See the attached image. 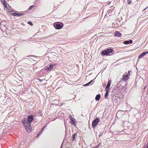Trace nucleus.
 Returning <instances> with one entry per match:
<instances>
[{
	"label": "nucleus",
	"mask_w": 148,
	"mask_h": 148,
	"mask_svg": "<svg viewBox=\"0 0 148 148\" xmlns=\"http://www.w3.org/2000/svg\"><path fill=\"white\" fill-rule=\"evenodd\" d=\"M128 73H129V74L128 75H129V76L130 75V71H128Z\"/></svg>",
	"instance_id": "obj_28"
},
{
	"label": "nucleus",
	"mask_w": 148,
	"mask_h": 148,
	"mask_svg": "<svg viewBox=\"0 0 148 148\" xmlns=\"http://www.w3.org/2000/svg\"><path fill=\"white\" fill-rule=\"evenodd\" d=\"M53 64H51L48 67L45 69V70L47 71L50 70L53 68Z\"/></svg>",
	"instance_id": "obj_10"
},
{
	"label": "nucleus",
	"mask_w": 148,
	"mask_h": 148,
	"mask_svg": "<svg viewBox=\"0 0 148 148\" xmlns=\"http://www.w3.org/2000/svg\"><path fill=\"white\" fill-rule=\"evenodd\" d=\"M113 51V50L112 49H108L106 51L104 50L103 51L101 52V53L104 55H108L110 53H112Z\"/></svg>",
	"instance_id": "obj_3"
},
{
	"label": "nucleus",
	"mask_w": 148,
	"mask_h": 148,
	"mask_svg": "<svg viewBox=\"0 0 148 148\" xmlns=\"http://www.w3.org/2000/svg\"><path fill=\"white\" fill-rule=\"evenodd\" d=\"M11 13H12V15H14V14H15L16 13H15V12L13 11H11L10 12Z\"/></svg>",
	"instance_id": "obj_21"
},
{
	"label": "nucleus",
	"mask_w": 148,
	"mask_h": 148,
	"mask_svg": "<svg viewBox=\"0 0 148 148\" xmlns=\"http://www.w3.org/2000/svg\"><path fill=\"white\" fill-rule=\"evenodd\" d=\"M101 97V95L100 94H98L96 96L95 99L96 101H98L100 99Z\"/></svg>",
	"instance_id": "obj_13"
},
{
	"label": "nucleus",
	"mask_w": 148,
	"mask_h": 148,
	"mask_svg": "<svg viewBox=\"0 0 148 148\" xmlns=\"http://www.w3.org/2000/svg\"><path fill=\"white\" fill-rule=\"evenodd\" d=\"M36 80H39V81H40V82H42V81H43V80L42 79H36Z\"/></svg>",
	"instance_id": "obj_24"
},
{
	"label": "nucleus",
	"mask_w": 148,
	"mask_h": 148,
	"mask_svg": "<svg viewBox=\"0 0 148 148\" xmlns=\"http://www.w3.org/2000/svg\"><path fill=\"white\" fill-rule=\"evenodd\" d=\"M99 121V118H97L95 119L92 123V126L93 128H94L98 124Z\"/></svg>",
	"instance_id": "obj_4"
},
{
	"label": "nucleus",
	"mask_w": 148,
	"mask_h": 148,
	"mask_svg": "<svg viewBox=\"0 0 148 148\" xmlns=\"http://www.w3.org/2000/svg\"><path fill=\"white\" fill-rule=\"evenodd\" d=\"M144 148H148V145H146L145 147Z\"/></svg>",
	"instance_id": "obj_25"
},
{
	"label": "nucleus",
	"mask_w": 148,
	"mask_h": 148,
	"mask_svg": "<svg viewBox=\"0 0 148 148\" xmlns=\"http://www.w3.org/2000/svg\"><path fill=\"white\" fill-rule=\"evenodd\" d=\"M45 127H44L42 129V131L43 130V129Z\"/></svg>",
	"instance_id": "obj_29"
},
{
	"label": "nucleus",
	"mask_w": 148,
	"mask_h": 148,
	"mask_svg": "<svg viewBox=\"0 0 148 148\" xmlns=\"http://www.w3.org/2000/svg\"><path fill=\"white\" fill-rule=\"evenodd\" d=\"M70 123L74 125L76 124L75 121V119L72 116H71L70 117Z\"/></svg>",
	"instance_id": "obj_7"
},
{
	"label": "nucleus",
	"mask_w": 148,
	"mask_h": 148,
	"mask_svg": "<svg viewBox=\"0 0 148 148\" xmlns=\"http://www.w3.org/2000/svg\"><path fill=\"white\" fill-rule=\"evenodd\" d=\"M76 136H77L76 133H75L73 134V140H75V139H76Z\"/></svg>",
	"instance_id": "obj_17"
},
{
	"label": "nucleus",
	"mask_w": 148,
	"mask_h": 148,
	"mask_svg": "<svg viewBox=\"0 0 148 148\" xmlns=\"http://www.w3.org/2000/svg\"><path fill=\"white\" fill-rule=\"evenodd\" d=\"M129 79V75L127 73H125L123 75V81H126Z\"/></svg>",
	"instance_id": "obj_6"
},
{
	"label": "nucleus",
	"mask_w": 148,
	"mask_h": 148,
	"mask_svg": "<svg viewBox=\"0 0 148 148\" xmlns=\"http://www.w3.org/2000/svg\"><path fill=\"white\" fill-rule=\"evenodd\" d=\"M114 36L117 37H120L121 36V34L119 32L116 31L114 32Z\"/></svg>",
	"instance_id": "obj_8"
},
{
	"label": "nucleus",
	"mask_w": 148,
	"mask_h": 148,
	"mask_svg": "<svg viewBox=\"0 0 148 148\" xmlns=\"http://www.w3.org/2000/svg\"><path fill=\"white\" fill-rule=\"evenodd\" d=\"M34 6V5H32L29 7V10H31L33 8V7Z\"/></svg>",
	"instance_id": "obj_23"
},
{
	"label": "nucleus",
	"mask_w": 148,
	"mask_h": 148,
	"mask_svg": "<svg viewBox=\"0 0 148 148\" xmlns=\"http://www.w3.org/2000/svg\"><path fill=\"white\" fill-rule=\"evenodd\" d=\"M26 126H24L25 127L26 131L28 132H30L32 129V127L30 123H29V124H26Z\"/></svg>",
	"instance_id": "obj_5"
},
{
	"label": "nucleus",
	"mask_w": 148,
	"mask_h": 148,
	"mask_svg": "<svg viewBox=\"0 0 148 148\" xmlns=\"http://www.w3.org/2000/svg\"><path fill=\"white\" fill-rule=\"evenodd\" d=\"M132 40H130L129 41H125L124 42V43L126 45L129 44H132Z\"/></svg>",
	"instance_id": "obj_12"
},
{
	"label": "nucleus",
	"mask_w": 148,
	"mask_h": 148,
	"mask_svg": "<svg viewBox=\"0 0 148 148\" xmlns=\"http://www.w3.org/2000/svg\"><path fill=\"white\" fill-rule=\"evenodd\" d=\"M99 145H98V146H97L95 147V148H98L99 147Z\"/></svg>",
	"instance_id": "obj_27"
},
{
	"label": "nucleus",
	"mask_w": 148,
	"mask_h": 148,
	"mask_svg": "<svg viewBox=\"0 0 148 148\" xmlns=\"http://www.w3.org/2000/svg\"><path fill=\"white\" fill-rule=\"evenodd\" d=\"M54 26L56 29H60L63 27V24L62 23H55L54 24Z\"/></svg>",
	"instance_id": "obj_2"
},
{
	"label": "nucleus",
	"mask_w": 148,
	"mask_h": 148,
	"mask_svg": "<svg viewBox=\"0 0 148 148\" xmlns=\"http://www.w3.org/2000/svg\"><path fill=\"white\" fill-rule=\"evenodd\" d=\"M93 80H91L90 82H89V83L86 84H85L84 85V86H88V85H89V84H90L92 81H93Z\"/></svg>",
	"instance_id": "obj_19"
},
{
	"label": "nucleus",
	"mask_w": 148,
	"mask_h": 148,
	"mask_svg": "<svg viewBox=\"0 0 148 148\" xmlns=\"http://www.w3.org/2000/svg\"><path fill=\"white\" fill-rule=\"evenodd\" d=\"M144 52H145V55L146 54L148 53V51H144Z\"/></svg>",
	"instance_id": "obj_26"
},
{
	"label": "nucleus",
	"mask_w": 148,
	"mask_h": 148,
	"mask_svg": "<svg viewBox=\"0 0 148 148\" xmlns=\"http://www.w3.org/2000/svg\"><path fill=\"white\" fill-rule=\"evenodd\" d=\"M111 83V80H110L108 81V84H107V85L106 87V88H105L106 90H108L109 88H110V86Z\"/></svg>",
	"instance_id": "obj_9"
},
{
	"label": "nucleus",
	"mask_w": 148,
	"mask_h": 148,
	"mask_svg": "<svg viewBox=\"0 0 148 148\" xmlns=\"http://www.w3.org/2000/svg\"><path fill=\"white\" fill-rule=\"evenodd\" d=\"M14 16H21L23 15V14L21 13H16L14 14Z\"/></svg>",
	"instance_id": "obj_15"
},
{
	"label": "nucleus",
	"mask_w": 148,
	"mask_h": 148,
	"mask_svg": "<svg viewBox=\"0 0 148 148\" xmlns=\"http://www.w3.org/2000/svg\"><path fill=\"white\" fill-rule=\"evenodd\" d=\"M0 26L1 27H2V30H3V29H5V25H4V24H1L0 25Z\"/></svg>",
	"instance_id": "obj_16"
},
{
	"label": "nucleus",
	"mask_w": 148,
	"mask_h": 148,
	"mask_svg": "<svg viewBox=\"0 0 148 148\" xmlns=\"http://www.w3.org/2000/svg\"><path fill=\"white\" fill-rule=\"evenodd\" d=\"M28 23L29 24L31 25H33V23L31 21H29L28 22Z\"/></svg>",
	"instance_id": "obj_20"
},
{
	"label": "nucleus",
	"mask_w": 148,
	"mask_h": 148,
	"mask_svg": "<svg viewBox=\"0 0 148 148\" xmlns=\"http://www.w3.org/2000/svg\"><path fill=\"white\" fill-rule=\"evenodd\" d=\"M106 92L105 93V98L106 99L107 98V96H108V90H106Z\"/></svg>",
	"instance_id": "obj_18"
},
{
	"label": "nucleus",
	"mask_w": 148,
	"mask_h": 148,
	"mask_svg": "<svg viewBox=\"0 0 148 148\" xmlns=\"http://www.w3.org/2000/svg\"><path fill=\"white\" fill-rule=\"evenodd\" d=\"M145 55V52H144L142 53H141L138 56V58H142Z\"/></svg>",
	"instance_id": "obj_14"
},
{
	"label": "nucleus",
	"mask_w": 148,
	"mask_h": 148,
	"mask_svg": "<svg viewBox=\"0 0 148 148\" xmlns=\"http://www.w3.org/2000/svg\"><path fill=\"white\" fill-rule=\"evenodd\" d=\"M132 2L131 1H130V0H128L127 1V3L128 4H130Z\"/></svg>",
	"instance_id": "obj_22"
},
{
	"label": "nucleus",
	"mask_w": 148,
	"mask_h": 148,
	"mask_svg": "<svg viewBox=\"0 0 148 148\" xmlns=\"http://www.w3.org/2000/svg\"><path fill=\"white\" fill-rule=\"evenodd\" d=\"M147 8H146L145 9H144V10H145V9H147Z\"/></svg>",
	"instance_id": "obj_30"
},
{
	"label": "nucleus",
	"mask_w": 148,
	"mask_h": 148,
	"mask_svg": "<svg viewBox=\"0 0 148 148\" xmlns=\"http://www.w3.org/2000/svg\"><path fill=\"white\" fill-rule=\"evenodd\" d=\"M28 119L25 118L22 120V123L24 126H26V124H28L31 123L33 119V116L32 115L28 116Z\"/></svg>",
	"instance_id": "obj_1"
},
{
	"label": "nucleus",
	"mask_w": 148,
	"mask_h": 148,
	"mask_svg": "<svg viewBox=\"0 0 148 148\" xmlns=\"http://www.w3.org/2000/svg\"><path fill=\"white\" fill-rule=\"evenodd\" d=\"M1 1L4 7L6 8H7V5L5 3V0H1Z\"/></svg>",
	"instance_id": "obj_11"
}]
</instances>
